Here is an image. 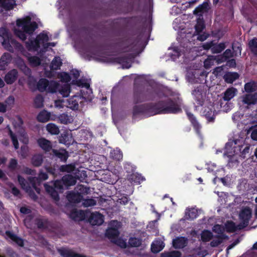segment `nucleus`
<instances>
[{
  "label": "nucleus",
  "instance_id": "obj_30",
  "mask_svg": "<svg viewBox=\"0 0 257 257\" xmlns=\"http://www.w3.org/2000/svg\"><path fill=\"white\" fill-rule=\"evenodd\" d=\"M61 179L63 182L64 186L66 187L74 185L76 183V178L70 174L64 175Z\"/></svg>",
  "mask_w": 257,
  "mask_h": 257
},
{
  "label": "nucleus",
  "instance_id": "obj_3",
  "mask_svg": "<svg viewBox=\"0 0 257 257\" xmlns=\"http://www.w3.org/2000/svg\"><path fill=\"white\" fill-rule=\"evenodd\" d=\"M16 24L18 27H21L22 29L29 35L33 34L38 28V24L36 22H31V18L30 16L18 19Z\"/></svg>",
  "mask_w": 257,
  "mask_h": 257
},
{
  "label": "nucleus",
  "instance_id": "obj_43",
  "mask_svg": "<svg viewBox=\"0 0 257 257\" xmlns=\"http://www.w3.org/2000/svg\"><path fill=\"white\" fill-rule=\"evenodd\" d=\"M0 37L2 38V42H4L8 41L12 36L7 28L1 27L0 28Z\"/></svg>",
  "mask_w": 257,
  "mask_h": 257
},
{
  "label": "nucleus",
  "instance_id": "obj_5",
  "mask_svg": "<svg viewBox=\"0 0 257 257\" xmlns=\"http://www.w3.org/2000/svg\"><path fill=\"white\" fill-rule=\"evenodd\" d=\"M133 53L127 54L123 56H120L114 58V61L121 65L122 68L128 69L132 66V62L135 58Z\"/></svg>",
  "mask_w": 257,
  "mask_h": 257
},
{
  "label": "nucleus",
  "instance_id": "obj_48",
  "mask_svg": "<svg viewBox=\"0 0 257 257\" xmlns=\"http://www.w3.org/2000/svg\"><path fill=\"white\" fill-rule=\"evenodd\" d=\"M181 253L178 250L164 251L161 254V257H181Z\"/></svg>",
  "mask_w": 257,
  "mask_h": 257
},
{
  "label": "nucleus",
  "instance_id": "obj_47",
  "mask_svg": "<svg viewBox=\"0 0 257 257\" xmlns=\"http://www.w3.org/2000/svg\"><path fill=\"white\" fill-rule=\"evenodd\" d=\"M213 237L212 233L208 230H205L201 234V239L203 242H208Z\"/></svg>",
  "mask_w": 257,
  "mask_h": 257
},
{
  "label": "nucleus",
  "instance_id": "obj_27",
  "mask_svg": "<svg viewBox=\"0 0 257 257\" xmlns=\"http://www.w3.org/2000/svg\"><path fill=\"white\" fill-rule=\"evenodd\" d=\"M16 3L14 0H0V7L6 11H10L14 8Z\"/></svg>",
  "mask_w": 257,
  "mask_h": 257
},
{
  "label": "nucleus",
  "instance_id": "obj_44",
  "mask_svg": "<svg viewBox=\"0 0 257 257\" xmlns=\"http://www.w3.org/2000/svg\"><path fill=\"white\" fill-rule=\"evenodd\" d=\"M72 137L70 136L67 133L61 135L59 139V142L61 144H65L66 146H69L71 144Z\"/></svg>",
  "mask_w": 257,
  "mask_h": 257
},
{
  "label": "nucleus",
  "instance_id": "obj_50",
  "mask_svg": "<svg viewBox=\"0 0 257 257\" xmlns=\"http://www.w3.org/2000/svg\"><path fill=\"white\" fill-rule=\"evenodd\" d=\"M226 237L225 235L223 234L220 235H217L216 236L217 239H214L210 242V245L212 247L218 246L222 243L223 239L225 238Z\"/></svg>",
  "mask_w": 257,
  "mask_h": 257
},
{
  "label": "nucleus",
  "instance_id": "obj_34",
  "mask_svg": "<svg viewBox=\"0 0 257 257\" xmlns=\"http://www.w3.org/2000/svg\"><path fill=\"white\" fill-rule=\"evenodd\" d=\"M79 97L74 95L68 100V103L69 107L73 110H77L79 107Z\"/></svg>",
  "mask_w": 257,
  "mask_h": 257
},
{
  "label": "nucleus",
  "instance_id": "obj_58",
  "mask_svg": "<svg viewBox=\"0 0 257 257\" xmlns=\"http://www.w3.org/2000/svg\"><path fill=\"white\" fill-rule=\"evenodd\" d=\"M58 77L61 81L63 82H69L70 81L71 78L70 75L67 72H61L58 74Z\"/></svg>",
  "mask_w": 257,
  "mask_h": 257
},
{
  "label": "nucleus",
  "instance_id": "obj_46",
  "mask_svg": "<svg viewBox=\"0 0 257 257\" xmlns=\"http://www.w3.org/2000/svg\"><path fill=\"white\" fill-rule=\"evenodd\" d=\"M257 89V85L255 82L251 81L244 85V90L246 92H253Z\"/></svg>",
  "mask_w": 257,
  "mask_h": 257
},
{
  "label": "nucleus",
  "instance_id": "obj_51",
  "mask_svg": "<svg viewBox=\"0 0 257 257\" xmlns=\"http://www.w3.org/2000/svg\"><path fill=\"white\" fill-rule=\"evenodd\" d=\"M43 102L44 98L40 94L37 95L34 100V106L36 108H39L42 107L43 106Z\"/></svg>",
  "mask_w": 257,
  "mask_h": 257
},
{
  "label": "nucleus",
  "instance_id": "obj_13",
  "mask_svg": "<svg viewBox=\"0 0 257 257\" xmlns=\"http://www.w3.org/2000/svg\"><path fill=\"white\" fill-rule=\"evenodd\" d=\"M186 115L196 133L200 135L202 126L197 120L196 117L193 113L188 111H186Z\"/></svg>",
  "mask_w": 257,
  "mask_h": 257
},
{
  "label": "nucleus",
  "instance_id": "obj_26",
  "mask_svg": "<svg viewBox=\"0 0 257 257\" xmlns=\"http://www.w3.org/2000/svg\"><path fill=\"white\" fill-rule=\"evenodd\" d=\"M209 9V6L208 2H204L194 10V14L196 15H201L202 13L207 12Z\"/></svg>",
  "mask_w": 257,
  "mask_h": 257
},
{
  "label": "nucleus",
  "instance_id": "obj_14",
  "mask_svg": "<svg viewBox=\"0 0 257 257\" xmlns=\"http://www.w3.org/2000/svg\"><path fill=\"white\" fill-rule=\"evenodd\" d=\"M88 221L92 225H100L104 222V216L98 212H93L89 217Z\"/></svg>",
  "mask_w": 257,
  "mask_h": 257
},
{
  "label": "nucleus",
  "instance_id": "obj_40",
  "mask_svg": "<svg viewBox=\"0 0 257 257\" xmlns=\"http://www.w3.org/2000/svg\"><path fill=\"white\" fill-rule=\"evenodd\" d=\"M248 46L251 52L254 56H257V38L254 37L250 40L248 42Z\"/></svg>",
  "mask_w": 257,
  "mask_h": 257
},
{
  "label": "nucleus",
  "instance_id": "obj_45",
  "mask_svg": "<svg viewBox=\"0 0 257 257\" xmlns=\"http://www.w3.org/2000/svg\"><path fill=\"white\" fill-rule=\"evenodd\" d=\"M47 131L52 135H58L60 133L59 127L54 123H50L46 125Z\"/></svg>",
  "mask_w": 257,
  "mask_h": 257
},
{
  "label": "nucleus",
  "instance_id": "obj_15",
  "mask_svg": "<svg viewBox=\"0 0 257 257\" xmlns=\"http://www.w3.org/2000/svg\"><path fill=\"white\" fill-rule=\"evenodd\" d=\"M18 78V71L16 69H13L7 72L4 77V80L8 85L13 84Z\"/></svg>",
  "mask_w": 257,
  "mask_h": 257
},
{
  "label": "nucleus",
  "instance_id": "obj_62",
  "mask_svg": "<svg viewBox=\"0 0 257 257\" xmlns=\"http://www.w3.org/2000/svg\"><path fill=\"white\" fill-rule=\"evenodd\" d=\"M82 204L83 206L85 207L93 206L96 204V201L92 198L86 199L83 200Z\"/></svg>",
  "mask_w": 257,
  "mask_h": 257
},
{
  "label": "nucleus",
  "instance_id": "obj_29",
  "mask_svg": "<svg viewBox=\"0 0 257 257\" xmlns=\"http://www.w3.org/2000/svg\"><path fill=\"white\" fill-rule=\"evenodd\" d=\"M36 39L37 40L39 46H40V44L42 45L43 50L44 45L46 44L47 42L49 40L47 33L44 31L37 35L36 37Z\"/></svg>",
  "mask_w": 257,
  "mask_h": 257
},
{
  "label": "nucleus",
  "instance_id": "obj_23",
  "mask_svg": "<svg viewBox=\"0 0 257 257\" xmlns=\"http://www.w3.org/2000/svg\"><path fill=\"white\" fill-rule=\"evenodd\" d=\"M86 214L83 210H73L71 211L70 217L74 220H83L85 219Z\"/></svg>",
  "mask_w": 257,
  "mask_h": 257
},
{
  "label": "nucleus",
  "instance_id": "obj_38",
  "mask_svg": "<svg viewBox=\"0 0 257 257\" xmlns=\"http://www.w3.org/2000/svg\"><path fill=\"white\" fill-rule=\"evenodd\" d=\"M70 89V86L68 84H65L63 85H60L58 92L62 95L63 97H66L68 96Z\"/></svg>",
  "mask_w": 257,
  "mask_h": 257
},
{
  "label": "nucleus",
  "instance_id": "obj_61",
  "mask_svg": "<svg viewBox=\"0 0 257 257\" xmlns=\"http://www.w3.org/2000/svg\"><path fill=\"white\" fill-rule=\"evenodd\" d=\"M30 63L34 66H39L41 64V60L38 56H33L29 58Z\"/></svg>",
  "mask_w": 257,
  "mask_h": 257
},
{
  "label": "nucleus",
  "instance_id": "obj_24",
  "mask_svg": "<svg viewBox=\"0 0 257 257\" xmlns=\"http://www.w3.org/2000/svg\"><path fill=\"white\" fill-rule=\"evenodd\" d=\"M239 75L236 72H227L223 76V79L227 83H232L238 79Z\"/></svg>",
  "mask_w": 257,
  "mask_h": 257
},
{
  "label": "nucleus",
  "instance_id": "obj_60",
  "mask_svg": "<svg viewBox=\"0 0 257 257\" xmlns=\"http://www.w3.org/2000/svg\"><path fill=\"white\" fill-rule=\"evenodd\" d=\"M205 28V26L203 21H198L195 26V32L196 33V34L202 33Z\"/></svg>",
  "mask_w": 257,
  "mask_h": 257
},
{
  "label": "nucleus",
  "instance_id": "obj_57",
  "mask_svg": "<svg viewBox=\"0 0 257 257\" xmlns=\"http://www.w3.org/2000/svg\"><path fill=\"white\" fill-rule=\"evenodd\" d=\"M128 243L132 247H139L142 244V240L138 238L131 237L129 239Z\"/></svg>",
  "mask_w": 257,
  "mask_h": 257
},
{
  "label": "nucleus",
  "instance_id": "obj_19",
  "mask_svg": "<svg viewBox=\"0 0 257 257\" xmlns=\"http://www.w3.org/2000/svg\"><path fill=\"white\" fill-rule=\"evenodd\" d=\"M173 246L176 249L183 248L187 244V239L183 236L177 237L173 240Z\"/></svg>",
  "mask_w": 257,
  "mask_h": 257
},
{
  "label": "nucleus",
  "instance_id": "obj_1",
  "mask_svg": "<svg viewBox=\"0 0 257 257\" xmlns=\"http://www.w3.org/2000/svg\"><path fill=\"white\" fill-rule=\"evenodd\" d=\"M156 95L157 91L154 88L135 83L132 98L133 103L135 104L133 108V115L144 114L150 116L158 114H177L182 112V109L178 104L171 98L155 103L137 105L145 101L153 100Z\"/></svg>",
  "mask_w": 257,
  "mask_h": 257
},
{
  "label": "nucleus",
  "instance_id": "obj_55",
  "mask_svg": "<svg viewBox=\"0 0 257 257\" xmlns=\"http://www.w3.org/2000/svg\"><path fill=\"white\" fill-rule=\"evenodd\" d=\"M163 246L160 244V242H157L156 243L153 242L151 244V249L153 253H158L163 248Z\"/></svg>",
  "mask_w": 257,
  "mask_h": 257
},
{
  "label": "nucleus",
  "instance_id": "obj_39",
  "mask_svg": "<svg viewBox=\"0 0 257 257\" xmlns=\"http://www.w3.org/2000/svg\"><path fill=\"white\" fill-rule=\"evenodd\" d=\"M43 162V156L41 154L34 155L31 159L32 165L35 167L40 166Z\"/></svg>",
  "mask_w": 257,
  "mask_h": 257
},
{
  "label": "nucleus",
  "instance_id": "obj_11",
  "mask_svg": "<svg viewBox=\"0 0 257 257\" xmlns=\"http://www.w3.org/2000/svg\"><path fill=\"white\" fill-rule=\"evenodd\" d=\"M203 115L208 122H214L215 119V110L213 106H205L202 110Z\"/></svg>",
  "mask_w": 257,
  "mask_h": 257
},
{
  "label": "nucleus",
  "instance_id": "obj_7",
  "mask_svg": "<svg viewBox=\"0 0 257 257\" xmlns=\"http://www.w3.org/2000/svg\"><path fill=\"white\" fill-rule=\"evenodd\" d=\"M35 224L39 229H55L57 224L48 219L36 218Z\"/></svg>",
  "mask_w": 257,
  "mask_h": 257
},
{
  "label": "nucleus",
  "instance_id": "obj_22",
  "mask_svg": "<svg viewBox=\"0 0 257 257\" xmlns=\"http://www.w3.org/2000/svg\"><path fill=\"white\" fill-rule=\"evenodd\" d=\"M25 46L29 51H37L40 48L36 38L34 40L29 39L25 42Z\"/></svg>",
  "mask_w": 257,
  "mask_h": 257
},
{
  "label": "nucleus",
  "instance_id": "obj_63",
  "mask_svg": "<svg viewBox=\"0 0 257 257\" xmlns=\"http://www.w3.org/2000/svg\"><path fill=\"white\" fill-rule=\"evenodd\" d=\"M15 34L22 41H25L27 39V36L26 35L27 33L23 30H20L16 29L15 30Z\"/></svg>",
  "mask_w": 257,
  "mask_h": 257
},
{
  "label": "nucleus",
  "instance_id": "obj_53",
  "mask_svg": "<svg viewBox=\"0 0 257 257\" xmlns=\"http://www.w3.org/2000/svg\"><path fill=\"white\" fill-rule=\"evenodd\" d=\"M75 168L74 165L72 164L61 165L59 168V170L62 172L70 173L74 171Z\"/></svg>",
  "mask_w": 257,
  "mask_h": 257
},
{
  "label": "nucleus",
  "instance_id": "obj_28",
  "mask_svg": "<svg viewBox=\"0 0 257 257\" xmlns=\"http://www.w3.org/2000/svg\"><path fill=\"white\" fill-rule=\"evenodd\" d=\"M6 234L9 238L16 242L20 246L22 247L24 245V240L22 238L18 236L10 231H6Z\"/></svg>",
  "mask_w": 257,
  "mask_h": 257
},
{
  "label": "nucleus",
  "instance_id": "obj_49",
  "mask_svg": "<svg viewBox=\"0 0 257 257\" xmlns=\"http://www.w3.org/2000/svg\"><path fill=\"white\" fill-rule=\"evenodd\" d=\"M130 180L132 182L138 184H140L145 180V178L139 174H132L130 178Z\"/></svg>",
  "mask_w": 257,
  "mask_h": 257
},
{
  "label": "nucleus",
  "instance_id": "obj_59",
  "mask_svg": "<svg viewBox=\"0 0 257 257\" xmlns=\"http://www.w3.org/2000/svg\"><path fill=\"white\" fill-rule=\"evenodd\" d=\"M55 154L56 157H57L61 160V161L64 162H66L68 158V154L67 152L66 151H65V152H60L55 151Z\"/></svg>",
  "mask_w": 257,
  "mask_h": 257
},
{
  "label": "nucleus",
  "instance_id": "obj_12",
  "mask_svg": "<svg viewBox=\"0 0 257 257\" xmlns=\"http://www.w3.org/2000/svg\"><path fill=\"white\" fill-rule=\"evenodd\" d=\"M18 181L22 188L25 190L27 192L29 193L30 196L32 198L34 199L37 198V195L35 194V192L33 191L31 187L29 186L23 177L21 176V175H18Z\"/></svg>",
  "mask_w": 257,
  "mask_h": 257
},
{
  "label": "nucleus",
  "instance_id": "obj_32",
  "mask_svg": "<svg viewBox=\"0 0 257 257\" xmlns=\"http://www.w3.org/2000/svg\"><path fill=\"white\" fill-rule=\"evenodd\" d=\"M12 59L11 55L8 53H5L0 59V69L3 70L10 63Z\"/></svg>",
  "mask_w": 257,
  "mask_h": 257
},
{
  "label": "nucleus",
  "instance_id": "obj_21",
  "mask_svg": "<svg viewBox=\"0 0 257 257\" xmlns=\"http://www.w3.org/2000/svg\"><path fill=\"white\" fill-rule=\"evenodd\" d=\"M48 178V176L46 173L41 172L39 173L38 178H36L35 177H30L29 180L32 184L33 188H34L38 193H39L40 189L36 186V180L39 179L41 181H44L47 180Z\"/></svg>",
  "mask_w": 257,
  "mask_h": 257
},
{
  "label": "nucleus",
  "instance_id": "obj_41",
  "mask_svg": "<svg viewBox=\"0 0 257 257\" xmlns=\"http://www.w3.org/2000/svg\"><path fill=\"white\" fill-rule=\"evenodd\" d=\"M185 215L187 219L193 220L198 215L197 210L195 208L186 209Z\"/></svg>",
  "mask_w": 257,
  "mask_h": 257
},
{
  "label": "nucleus",
  "instance_id": "obj_36",
  "mask_svg": "<svg viewBox=\"0 0 257 257\" xmlns=\"http://www.w3.org/2000/svg\"><path fill=\"white\" fill-rule=\"evenodd\" d=\"M49 80L45 78H41L37 83V88L40 92L47 91L48 85H49Z\"/></svg>",
  "mask_w": 257,
  "mask_h": 257
},
{
  "label": "nucleus",
  "instance_id": "obj_9",
  "mask_svg": "<svg viewBox=\"0 0 257 257\" xmlns=\"http://www.w3.org/2000/svg\"><path fill=\"white\" fill-rule=\"evenodd\" d=\"M192 94L194 96L196 103L197 104L196 107L202 106L204 99L202 95V89L201 86H197L192 91Z\"/></svg>",
  "mask_w": 257,
  "mask_h": 257
},
{
  "label": "nucleus",
  "instance_id": "obj_16",
  "mask_svg": "<svg viewBox=\"0 0 257 257\" xmlns=\"http://www.w3.org/2000/svg\"><path fill=\"white\" fill-rule=\"evenodd\" d=\"M58 252L62 257H87L85 255L76 253L71 249L64 247L59 248Z\"/></svg>",
  "mask_w": 257,
  "mask_h": 257
},
{
  "label": "nucleus",
  "instance_id": "obj_4",
  "mask_svg": "<svg viewBox=\"0 0 257 257\" xmlns=\"http://www.w3.org/2000/svg\"><path fill=\"white\" fill-rule=\"evenodd\" d=\"M3 46L8 51L14 53L15 51L22 52L24 50L23 45L12 38H10L8 41L2 42Z\"/></svg>",
  "mask_w": 257,
  "mask_h": 257
},
{
  "label": "nucleus",
  "instance_id": "obj_25",
  "mask_svg": "<svg viewBox=\"0 0 257 257\" xmlns=\"http://www.w3.org/2000/svg\"><path fill=\"white\" fill-rule=\"evenodd\" d=\"M51 113L45 109L41 111L37 116V120L40 122H46L50 119Z\"/></svg>",
  "mask_w": 257,
  "mask_h": 257
},
{
  "label": "nucleus",
  "instance_id": "obj_35",
  "mask_svg": "<svg viewBox=\"0 0 257 257\" xmlns=\"http://www.w3.org/2000/svg\"><path fill=\"white\" fill-rule=\"evenodd\" d=\"M226 46L224 43L222 42L217 44L214 41L211 52L213 54L219 53L224 50Z\"/></svg>",
  "mask_w": 257,
  "mask_h": 257
},
{
  "label": "nucleus",
  "instance_id": "obj_17",
  "mask_svg": "<svg viewBox=\"0 0 257 257\" xmlns=\"http://www.w3.org/2000/svg\"><path fill=\"white\" fill-rule=\"evenodd\" d=\"M37 142L38 146L45 152H49L52 149L51 142L44 138L38 139Z\"/></svg>",
  "mask_w": 257,
  "mask_h": 257
},
{
  "label": "nucleus",
  "instance_id": "obj_64",
  "mask_svg": "<svg viewBox=\"0 0 257 257\" xmlns=\"http://www.w3.org/2000/svg\"><path fill=\"white\" fill-rule=\"evenodd\" d=\"M215 59L214 56H209L204 62V66L206 68H210L214 63Z\"/></svg>",
  "mask_w": 257,
  "mask_h": 257
},
{
  "label": "nucleus",
  "instance_id": "obj_42",
  "mask_svg": "<svg viewBox=\"0 0 257 257\" xmlns=\"http://www.w3.org/2000/svg\"><path fill=\"white\" fill-rule=\"evenodd\" d=\"M233 57V53L231 50L229 49H226L218 59V63L223 62L226 61L229 58Z\"/></svg>",
  "mask_w": 257,
  "mask_h": 257
},
{
  "label": "nucleus",
  "instance_id": "obj_18",
  "mask_svg": "<svg viewBox=\"0 0 257 257\" xmlns=\"http://www.w3.org/2000/svg\"><path fill=\"white\" fill-rule=\"evenodd\" d=\"M119 232L118 229L114 227H111L108 228L105 232L106 236L112 242L116 243V239L118 237Z\"/></svg>",
  "mask_w": 257,
  "mask_h": 257
},
{
  "label": "nucleus",
  "instance_id": "obj_54",
  "mask_svg": "<svg viewBox=\"0 0 257 257\" xmlns=\"http://www.w3.org/2000/svg\"><path fill=\"white\" fill-rule=\"evenodd\" d=\"M226 230L228 232H234L236 230L235 224L232 221H228L225 224Z\"/></svg>",
  "mask_w": 257,
  "mask_h": 257
},
{
  "label": "nucleus",
  "instance_id": "obj_33",
  "mask_svg": "<svg viewBox=\"0 0 257 257\" xmlns=\"http://www.w3.org/2000/svg\"><path fill=\"white\" fill-rule=\"evenodd\" d=\"M62 62L59 56H55L52 61L50 67L52 70H57L60 69Z\"/></svg>",
  "mask_w": 257,
  "mask_h": 257
},
{
  "label": "nucleus",
  "instance_id": "obj_10",
  "mask_svg": "<svg viewBox=\"0 0 257 257\" xmlns=\"http://www.w3.org/2000/svg\"><path fill=\"white\" fill-rule=\"evenodd\" d=\"M239 217L244 226H247L251 217V210L248 207L243 208L239 214Z\"/></svg>",
  "mask_w": 257,
  "mask_h": 257
},
{
  "label": "nucleus",
  "instance_id": "obj_56",
  "mask_svg": "<svg viewBox=\"0 0 257 257\" xmlns=\"http://www.w3.org/2000/svg\"><path fill=\"white\" fill-rule=\"evenodd\" d=\"M9 135L12 139V141L15 149H18L19 147V144L17 136L12 132L11 130H9Z\"/></svg>",
  "mask_w": 257,
  "mask_h": 257
},
{
  "label": "nucleus",
  "instance_id": "obj_20",
  "mask_svg": "<svg viewBox=\"0 0 257 257\" xmlns=\"http://www.w3.org/2000/svg\"><path fill=\"white\" fill-rule=\"evenodd\" d=\"M68 200L71 203H78L83 199V196L80 193L70 192L67 195Z\"/></svg>",
  "mask_w": 257,
  "mask_h": 257
},
{
  "label": "nucleus",
  "instance_id": "obj_37",
  "mask_svg": "<svg viewBox=\"0 0 257 257\" xmlns=\"http://www.w3.org/2000/svg\"><path fill=\"white\" fill-rule=\"evenodd\" d=\"M60 86V84L56 81H51L49 82V85H48V88L47 89V91L48 92L54 93H56L58 91L59 87Z\"/></svg>",
  "mask_w": 257,
  "mask_h": 257
},
{
  "label": "nucleus",
  "instance_id": "obj_2",
  "mask_svg": "<svg viewBox=\"0 0 257 257\" xmlns=\"http://www.w3.org/2000/svg\"><path fill=\"white\" fill-rule=\"evenodd\" d=\"M64 184L62 179L57 180L53 183V186L45 184L46 191L55 201L60 199L59 193H62L64 190Z\"/></svg>",
  "mask_w": 257,
  "mask_h": 257
},
{
  "label": "nucleus",
  "instance_id": "obj_6",
  "mask_svg": "<svg viewBox=\"0 0 257 257\" xmlns=\"http://www.w3.org/2000/svg\"><path fill=\"white\" fill-rule=\"evenodd\" d=\"M237 89L231 87L227 88L223 93L222 98L220 100V106L225 107L228 102L233 98L237 93Z\"/></svg>",
  "mask_w": 257,
  "mask_h": 257
},
{
  "label": "nucleus",
  "instance_id": "obj_8",
  "mask_svg": "<svg viewBox=\"0 0 257 257\" xmlns=\"http://www.w3.org/2000/svg\"><path fill=\"white\" fill-rule=\"evenodd\" d=\"M139 42L137 39H134L132 37H129L125 39L122 42V45L124 46L123 50L124 51H134L137 50V45Z\"/></svg>",
  "mask_w": 257,
  "mask_h": 257
},
{
  "label": "nucleus",
  "instance_id": "obj_52",
  "mask_svg": "<svg viewBox=\"0 0 257 257\" xmlns=\"http://www.w3.org/2000/svg\"><path fill=\"white\" fill-rule=\"evenodd\" d=\"M110 157L113 159L120 160L122 159V153L120 150H114L110 152Z\"/></svg>",
  "mask_w": 257,
  "mask_h": 257
},
{
  "label": "nucleus",
  "instance_id": "obj_31",
  "mask_svg": "<svg viewBox=\"0 0 257 257\" xmlns=\"http://www.w3.org/2000/svg\"><path fill=\"white\" fill-rule=\"evenodd\" d=\"M242 101L247 105L254 104L257 102V94H246L243 97Z\"/></svg>",
  "mask_w": 257,
  "mask_h": 257
}]
</instances>
